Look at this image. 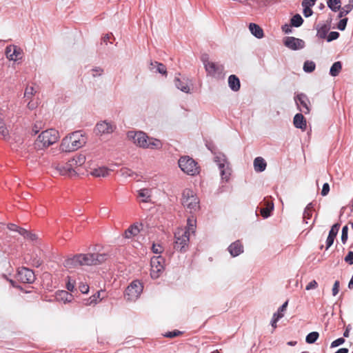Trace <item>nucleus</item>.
<instances>
[{
  "label": "nucleus",
  "mask_w": 353,
  "mask_h": 353,
  "mask_svg": "<svg viewBox=\"0 0 353 353\" xmlns=\"http://www.w3.org/2000/svg\"><path fill=\"white\" fill-rule=\"evenodd\" d=\"M34 93L35 91L33 87H27L25 90L24 97L29 99L34 94Z\"/></svg>",
  "instance_id": "nucleus-45"
},
{
  "label": "nucleus",
  "mask_w": 353,
  "mask_h": 353,
  "mask_svg": "<svg viewBox=\"0 0 353 353\" xmlns=\"http://www.w3.org/2000/svg\"><path fill=\"white\" fill-rule=\"evenodd\" d=\"M120 174L121 176H122L124 178H132L136 179L138 176L137 173L133 172L132 170L128 168H123L120 170Z\"/></svg>",
  "instance_id": "nucleus-36"
},
{
  "label": "nucleus",
  "mask_w": 353,
  "mask_h": 353,
  "mask_svg": "<svg viewBox=\"0 0 353 353\" xmlns=\"http://www.w3.org/2000/svg\"><path fill=\"white\" fill-rule=\"evenodd\" d=\"M100 298V292L90 296L88 299L85 300V305H90L92 304H96L98 302V299Z\"/></svg>",
  "instance_id": "nucleus-43"
},
{
  "label": "nucleus",
  "mask_w": 353,
  "mask_h": 353,
  "mask_svg": "<svg viewBox=\"0 0 353 353\" xmlns=\"http://www.w3.org/2000/svg\"><path fill=\"white\" fill-rule=\"evenodd\" d=\"M303 19L299 14L294 15L291 19V24L294 27H299L303 24Z\"/></svg>",
  "instance_id": "nucleus-40"
},
{
  "label": "nucleus",
  "mask_w": 353,
  "mask_h": 353,
  "mask_svg": "<svg viewBox=\"0 0 353 353\" xmlns=\"http://www.w3.org/2000/svg\"><path fill=\"white\" fill-rule=\"evenodd\" d=\"M319 336V334L317 332H310L307 335L305 341L309 344L314 343L318 339Z\"/></svg>",
  "instance_id": "nucleus-41"
},
{
  "label": "nucleus",
  "mask_w": 353,
  "mask_h": 353,
  "mask_svg": "<svg viewBox=\"0 0 353 353\" xmlns=\"http://www.w3.org/2000/svg\"><path fill=\"white\" fill-rule=\"evenodd\" d=\"M339 37V33L338 32H331L327 37V41L330 42L335 39H337Z\"/></svg>",
  "instance_id": "nucleus-47"
},
{
  "label": "nucleus",
  "mask_w": 353,
  "mask_h": 353,
  "mask_svg": "<svg viewBox=\"0 0 353 353\" xmlns=\"http://www.w3.org/2000/svg\"><path fill=\"white\" fill-rule=\"evenodd\" d=\"M284 44L288 48L293 50H296L303 48L305 42L302 39L293 37H288L285 39Z\"/></svg>",
  "instance_id": "nucleus-16"
},
{
  "label": "nucleus",
  "mask_w": 353,
  "mask_h": 353,
  "mask_svg": "<svg viewBox=\"0 0 353 353\" xmlns=\"http://www.w3.org/2000/svg\"><path fill=\"white\" fill-rule=\"evenodd\" d=\"M344 342H345V339L343 338H339V339H336L335 341H334L331 343V347H335L339 346V345H342L343 343H344Z\"/></svg>",
  "instance_id": "nucleus-53"
},
{
  "label": "nucleus",
  "mask_w": 353,
  "mask_h": 353,
  "mask_svg": "<svg viewBox=\"0 0 353 353\" xmlns=\"http://www.w3.org/2000/svg\"><path fill=\"white\" fill-rule=\"evenodd\" d=\"M267 163L261 157L255 158L254 160V168L257 172H261L266 168Z\"/></svg>",
  "instance_id": "nucleus-22"
},
{
  "label": "nucleus",
  "mask_w": 353,
  "mask_h": 353,
  "mask_svg": "<svg viewBox=\"0 0 353 353\" xmlns=\"http://www.w3.org/2000/svg\"><path fill=\"white\" fill-rule=\"evenodd\" d=\"M75 287V282L72 281L70 277H68V281L66 283V288L68 291L72 292Z\"/></svg>",
  "instance_id": "nucleus-48"
},
{
  "label": "nucleus",
  "mask_w": 353,
  "mask_h": 353,
  "mask_svg": "<svg viewBox=\"0 0 353 353\" xmlns=\"http://www.w3.org/2000/svg\"><path fill=\"white\" fill-rule=\"evenodd\" d=\"M86 143V138L81 131H76L64 137L60 144V150L71 152L83 147Z\"/></svg>",
  "instance_id": "nucleus-1"
},
{
  "label": "nucleus",
  "mask_w": 353,
  "mask_h": 353,
  "mask_svg": "<svg viewBox=\"0 0 353 353\" xmlns=\"http://www.w3.org/2000/svg\"><path fill=\"white\" fill-rule=\"evenodd\" d=\"M8 134V130L4 125V123H0V134L3 137H6Z\"/></svg>",
  "instance_id": "nucleus-57"
},
{
  "label": "nucleus",
  "mask_w": 353,
  "mask_h": 353,
  "mask_svg": "<svg viewBox=\"0 0 353 353\" xmlns=\"http://www.w3.org/2000/svg\"><path fill=\"white\" fill-rule=\"evenodd\" d=\"M175 86L183 92H190V88L186 81L181 80L179 77H175L174 79Z\"/></svg>",
  "instance_id": "nucleus-30"
},
{
  "label": "nucleus",
  "mask_w": 353,
  "mask_h": 353,
  "mask_svg": "<svg viewBox=\"0 0 353 353\" xmlns=\"http://www.w3.org/2000/svg\"><path fill=\"white\" fill-rule=\"evenodd\" d=\"M228 251L232 256H236L243 252V248L241 243L236 241L229 246Z\"/></svg>",
  "instance_id": "nucleus-19"
},
{
  "label": "nucleus",
  "mask_w": 353,
  "mask_h": 353,
  "mask_svg": "<svg viewBox=\"0 0 353 353\" xmlns=\"http://www.w3.org/2000/svg\"><path fill=\"white\" fill-rule=\"evenodd\" d=\"M152 251L154 253L160 254L162 252L163 249L160 245L153 244L152 245Z\"/></svg>",
  "instance_id": "nucleus-61"
},
{
  "label": "nucleus",
  "mask_w": 353,
  "mask_h": 353,
  "mask_svg": "<svg viewBox=\"0 0 353 353\" xmlns=\"http://www.w3.org/2000/svg\"><path fill=\"white\" fill-rule=\"evenodd\" d=\"M347 232H348V227H347V225H345L342 228V233H341V241L343 244H345L347 240V238H348Z\"/></svg>",
  "instance_id": "nucleus-46"
},
{
  "label": "nucleus",
  "mask_w": 353,
  "mask_h": 353,
  "mask_svg": "<svg viewBox=\"0 0 353 353\" xmlns=\"http://www.w3.org/2000/svg\"><path fill=\"white\" fill-rule=\"evenodd\" d=\"M162 148V143L160 140L148 137V142L145 148L149 149H160Z\"/></svg>",
  "instance_id": "nucleus-29"
},
{
  "label": "nucleus",
  "mask_w": 353,
  "mask_h": 353,
  "mask_svg": "<svg viewBox=\"0 0 353 353\" xmlns=\"http://www.w3.org/2000/svg\"><path fill=\"white\" fill-rule=\"evenodd\" d=\"M318 287V283L315 280L310 281L305 287L306 290H311L316 289Z\"/></svg>",
  "instance_id": "nucleus-49"
},
{
  "label": "nucleus",
  "mask_w": 353,
  "mask_h": 353,
  "mask_svg": "<svg viewBox=\"0 0 353 353\" xmlns=\"http://www.w3.org/2000/svg\"><path fill=\"white\" fill-rule=\"evenodd\" d=\"M340 226H341V225L338 223L334 224L332 226V228L329 232L328 236L326 239V250H327L332 245V244L334 241V239L336 238V236L339 232V230L340 229Z\"/></svg>",
  "instance_id": "nucleus-18"
},
{
  "label": "nucleus",
  "mask_w": 353,
  "mask_h": 353,
  "mask_svg": "<svg viewBox=\"0 0 353 353\" xmlns=\"http://www.w3.org/2000/svg\"><path fill=\"white\" fill-rule=\"evenodd\" d=\"M294 100L298 106V108L301 112H303L304 114H308L310 112V103L305 94L303 93L299 94L294 97Z\"/></svg>",
  "instance_id": "nucleus-15"
},
{
  "label": "nucleus",
  "mask_w": 353,
  "mask_h": 353,
  "mask_svg": "<svg viewBox=\"0 0 353 353\" xmlns=\"http://www.w3.org/2000/svg\"><path fill=\"white\" fill-rule=\"evenodd\" d=\"M63 264L64 266L68 268H74L82 265L79 254H77L72 258L67 259L65 260Z\"/></svg>",
  "instance_id": "nucleus-21"
},
{
  "label": "nucleus",
  "mask_w": 353,
  "mask_h": 353,
  "mask_svg": "<svg viewBox=\"0 0 353 353\" xmlns=\"http://www.w3.org/2000/svg\"><path fill=\"white\" fill-rule=\"evenodd\" d=\"M79 290L83 294H86L89 292V286L87 284L81 283L79 285Z\"/></svg>",
  "instance_id": "nucleus-60"
},
{
  "label": "nucleus",
  "mask_w": 353,
  "mask_h": 353,
  "mask_svg": "<svg viewBox=\"0 0 353 353\" xmlns=\"http://www.w3.org/2000/svg\"><path fill=\"white\" fill-rule=\"evenodd\" d=\"M201 60L208 75L214 78L222 77L224 67L221 64L210 61L206 54L202 56Z\"/></svg>",
  "instance_id": "nucleus-5"
},
{
  "label": "nucleus",
  "mask_w": 353,
  "mask_h": 353,
  "mask_svg": "<svg viewBox=\"0 0 353 353\" xmlns=\"http://www.w3.org/2000/svg\"><path fill=\"white\" fill-rule=\"evenodd\" d=\"M180 334H181V332L176 330V331H173V332H168L165 333L164 334V336L165 337H168V338H173V337L179 336Z\"/></svg>",
  "instance_id": "nucleus-59"
},
{
  "label": "nucleus",
  "mask_w": 353,
  "mask_h": 353,
  "mask_svg": "<svg viewBox=\"0 0 353 353\" xmlns=\"http://www.w3.org/2000/svg\"><path fill=\"white\" fill-rule=\"evenodd\" d=\"M82 265H97L105 262L108 256L105 254L88 253L79 254Z\"/></svg>",
  "instance_id": "nucleus-6"
},
{
  "label": "nucleus",
  "mask_w": 353,
  "mask_h": 353,
  "mask_svg": "<svg viewBox=\"0 0 353 353\" xmlns=\"http://www.w3.org/2000/svg\"><path fill=\"white\" fill-rule=\"evenodd\" d=\"M330 191V185L327 183H325L323 185V188L321 190V195L322 196H326Z\"/></svg>",
  "instance_id": "nucleus-58"
},
{
  "label": "nucleus",
  "mask_w": 353,
  "mask_h": 353,
  "mask_svg": "<svg viewBox=\"0 0 353 353\" xmlns=\"http://www.w3.org/2000/svg\"><path fill=\"white\" fill-rule=\"evenodd\" d=\"M316 1L317 0H303L301 5L303 7H312L314 6Z\"/></svg>",
  "instance_id": "nucleus-54"
},
{
  "label": "nucleus",
  "mask_w": 353,
  "mask_h": 353,
  "mask_svg": "<svg viewBox=\"0 0 353 353\" xmlns=\"http://www.w3.org/2000/svg\"><path fill=\"white\" fill-rule=\"evenodd\" d=\"M115 129L116 125L112 122L106 121L98 123L95 127L96 133L100 135L111 134Z\"/></svg>",
  "instance_id": "nucleus-14"
},
{
  "label": "nucleus",
  "mask_w": 353,
  "mask_h": 353,
  "mask_svg": "<svg viewBox=\"0 0 353 353\" xmlns=\"http://www.w3.org/2000/svg\"><path fill=\"white\" fill-rule=\"evenodd\" d=\"M339 285L340 283L339 281H336L334 283L333 288H332V295L336 296L339 291Z\"/></svg>",
  "instance_id": "nucleus-55"
},
{
  "label": "nucleus",
  "mask_w": 353,
  "mask_h": 353,
  "mask_svg": "<svg viewBox=\"0 0 353 353\" xmlns=\"http://www.w3.org/2000/svg\"><path fill=\"white\" fill-rule=\"evenodd\" d=\"M249 29L251 33L258 39H261L263 37V31L262 28L256 23H250Z\"/></svg>",
  "instance_id": "nucleus-27"
},
{
  "label": "nucleus",
  "mask_w": 353,
  "mask_h": 353,
  "mask_svg": "<svg viewBox=\"0 0 353 353\" xmlns=\"http://www.w3.org/2000/svg\"><path fill=\"white\" fill-rule=\"evenodd\" d=\"M288 304V301H285L279 308L277 312L283 313L286 310L287 306Z\"/></svg>",
  "instance_id": "nucleus-62"
},
{
  "label": "nucleus",
  "mask_w": 353,
  "mask_h": 353,
  "mask_svg": "<svg viewBox=\"0 0 353 353\" xmlns=\"http://www.w3.org/2000/svg\"><path fill=\"white\" fill-rule=\"evenodd\" d=\"M190 219H188V228H179L174 233V248L179 252H185L188 248L190 232H194V225Z\"/></svg>",
  "instance_id": "nucleus-2"
},
{
  "label": "nucleus",
  "mask_w": 353,
  "mask_h": 353,
  "mask_svg": "<svg viewBox=\"0 0 353 353\" xmlns=\"http://www.w3.org/2000/svg\"><path fill=\"white\" fill-rule=\"evenodd\" d=\"M141 224H134L131 225L127 230L125 232V238L130 239L134 236L137 235L140 232Z\"/></svg>",
  "instance_id": "nucleus-26"
},
{
  "label": "nucleus",
  "mask_w": 353,
  "mask_h": 353,
  "mask_svg": "<svg viewBox=\"0 0 353 353\" xmlns=\"http://www.w3.org/2000/svg\"><path fill=\"white\" fill-rule=\"evenodd\" d=\"M284 314L283 313L276 312L273 314L272 319L279 321L280 319H281Z\"/></svg>",
  "instance_id": "nucleus-63"
},
{
  "label": "nucleus",
  "mask_w": 353,
  "mask_h": 353,
  "mask_svg": "<svg viewBox=\"0 0 353 353\" xmlns=\"http://www.w3.org/2000/svg\"><path fill=\"white\" fill-rule=\"evenodd\" d=\"M293 123L296 128H299L303 130H305L306 129V120L303 115L301 113H297L296 114H295L293 119Z\"/></svg>",
  "instance_id": "nucleus-20"
},
{
  "label": "nucleus",
  "mask_w": 353,
  "mask_h": 353,
  "mask_svg": "<svg viewBox=\"0 0 353 353\" xmlns=\"http://www.w3.org/2000/svg\"><path fill=\"white\" fill-rule=\"evenodd\" d=\"M353 9V0H349V2L347 5L344 6L341 9L340 12L339 13V18H342L343 17L347 14L352 10Z\"/></svg>",
  "instance_id": "nucleus-35"
},
{
  "label": "nucleus",
  "mask_w": 353,
  "mask_h": 353,
  "mask_svg": "<svg viewBox=\"0 0 353 353\" xmlns=\"http://www.w3.org/2000/svg\"><path fill=\"white\" fill-rule=\"evenodd\" d=\"M347 22V18L341 19L339 21V23H338V26H337L338 28L340 30H344L345 27H346Z\"/></svg>",
  "instance_id": "nucleus-50"
},
{
  "label": "nucleus",
  "mask_w": 353,
  "mask_h": 353,
  "mask_svg": "<svg viewBox=\"0 0 353 353\" xmlns=\"http://www.w3.org/2000/svg\"><path fill=\"white\" fill-rule=\"evenodd\" d=\"M54 168L62 176L72 177L77 176V172L70 159L65 163H56Z\"/></svg>",
  "instance_id": "nucleus-10"
},
{
  "label": "nucleus",
  "mask_w": 353,
  "mask_h": 353,
  "mask_svg": "<svg viewBox=\"0 0 353 353\" xmlns=\"http://www.w3.org/2000/svg\"><path fill=\"white\" fill-rule=\"evenodd\" d=\"M313 207V204L312 203H310L305 208L303 219L305 223H308L307 220L310 219V218L312 217Z\"/></svg>",
  "instance_id": "nucleus-34"
},
{
  "label": "nucleus",
  "mask_w": 353,
  "mask_h": 353,
  "mask_svg": "<svg viewBox=\"0 0 353 353\" xmlns=\"http://www.w3.org/2000/svg\"><path fill=\"white\" fill-rule=\"evenodd\" d=\"M345 261L350 264V265H352L353 264V252L352 251H350L347 256L345 257L344 259Z\"/></svg>",
  "instance_id": "nucleus-51"
},
{
  "label": "nucleus",
  "mask_w": 353,
  "mask_h": 353,
  "mask_svg": "<svg viewBox=\"0 0 353 353\" xmlns=\"http://www.w3.org/2000/svg\"><path fill=\"white\" fill-rule=\"evenodd\" d=\"M154 68H156V71L155 72H157L161 73L162 74H167L166 68L162 63H158V62H154V63L152 62L150 63V70H153Z\"/></svg>",
  "instance_id": "nucleus-32"
},
{
  "label": "nucleus",
  "mask_w": 353,
  "mask_h": 353,
  "mask_svg": "<svg viewBox=\"0 0 353 353\" xmlns=\"http://www.w3.org/2000/svg\"><path fill=\"white\" fill-rule=\"evenodd\" d=\"M143 288V285L139 281H134L126 288L125 296L128 301H134L139 297Z\"/></svg>",
  "instance_id": "nucleus-8"
},
{
  "label": "nucleus",
  "mask_w": 353,
  "mask_h": 353,
  "mask_svg": "<svg viewBox=\"0 0 353 353\" xmlns=\"http://www.w3.org/2000/svg\"><path fill=\"white\" fill-rule=\"evenodd\" d=\"M214 161L219 166L222 179L228 181L229 179V176L230 175V169L229 168V163L227 161L225 155L220 154L216 156L214 158Z\"/></svg>",
  "instance_id": "nucleus-12"
},
{
  "label": "nucleus",
  "mask_w": 353,
  "mask_h": 353,
  "mask_svg": "<svg viewBox=\"0 0 353 353\" xmlns=\"http://www.w3.org/2000/svg\"><path fill=\"white\" fill-rule=\"evenodd\" d=\"M178 163L181 170L189 175L194 176L199 172L196 162L189 157H181Z\"/></svg>",
  "instance_id": "nucleus-7"
},
{
  "label": "nucleus",
  "mask_w": 353,
  "mask_h": 353,
  "mask_svg": "<svg viewBox=\"0 0 353 353\" xmlns=\"http://www.w3.org/2000/svg\"><path fill=\"white\" fill-rule=\"evenodd\" d=\"M20 234L23 236L24 238L30 239L32 241L35 240L37 239V236L34 234H32L26 229L20 230Z\"/></svg>",
  "instance_id": "nucleus-44"
},
{
  "label": "nucleus",
  "mask_w": 353,
  "mask_h": 353,
  "mask_svg": "<svg viewBox=\"0 0 353 353\" xmlns=\"http://www.w3.org/2000/svg\"><path fill=\"white\" fill-rule=\"evenodd\" d=\"M8 228L11 231H16L20 234V230H23V228L18 227L15 224L10 223L8 225Z\"/></svg>",
  "instance_id": "nucleus-56"
},
{
  "label": "nucleus",
  "mask_w": 353,
  "mask_h": 353,
  "mask_svg": "<svg viewBox=\"0 0 353 353\" xmlns=\"http://www.w3.org/2000/svg\"><path fill=\"white\" fill-rule=\"evenodd\" d=\"M17 279L23 283H32L35 280V276L32 270L21 268L18 270Z\"/></svg>",
  "instance_id": "nucleus-13"
},
{
  "label": "nucleus",
  "mask_w": 353,
  "mask_h": 353,
  "mask_svg": "<svg viewBox=\"0 0 353 353\" xmlns=\"http://www.w3.org/2000/svg\"><path fill=\"white\" fill-rule=\"evenodd\" d=\"M110 170L105 167H99L91 171L90 174L95 177H105L109 175Z\"/></svg>",
  "instance_id": "nucleus-25"
},
{
  "label": "nucleus",
  "mask_w": 353,
  "mask_h": 353,
  "mask_svg": "<svg viewBox=\"0 0 353 353\" xmlns=\"http://www.w3.org/2000/svg\"><path fill=\"white\" fill-rule=\"evenodd\" d=\"M303 13L305 17H309L312 15L313 11L311 9V7L306 6V7H303Z\"/></svg>",
  "instance_id": "nucleus-52"
},
{
  "label": "nucleus",
  "mask_w": 353,
  "mask_h": 353,
  "mask_svg": "<svg viewBox=\"0 0 353 353\" xmlns=\"http://www.w3.org/2000/svg\"><path fill=\"white\" fill-rule=\"evenodd\" d=\"M330 27L327 24H319L316 26V36L320 39L327 38V32H329Z\"/></svg>",
  "instance_id": "nucleus-23"
},
{
  "label": "nucleus",
  "mask_w": 353,
  "mask_h": 353,
  "mask_svg": "<svg viewBox=\"0 0 353 353\" xmlns=\"http://www.w3.org/2000/svg\"><path fill=\"white\" fill-rule=\"evenodd\" d=\"M327 6L334 12L339 10L341 8V0H328Z\"/></svg>",
  "instance_id": "nucleus-38"
},
{
  "label": "nucleus",
  "mask_w": 353,
  "mask_h": 353,
  "mask_svg": "<svg viewBox=\"0 0 353 353\" xmlns=\"http://www.w3.org/2000/svg\"><path fill=\"white\" fill-rule=\"evenodd\" d=\"M138 196L141 202L148 203L150 201L151 190L148 188H143L138 190Z\"/></svg>",
  "instance_id": "nucleus-28"
},
{
  "label": "nucleus",
  "mask_w": 353,
  "mask_h": 353,
  "mask_svg": "<svg viewBox=\"0 0 353 353\" xmlns=\"http://www.w3.org/2000/svg\"><path fill=\"white\" fill-rule=\"evenodd\" d=\"M59 139V133L54 129L43 131L37 138L34 145L37 150H43L53 145Z\"/></svg>",
  "instance_id": "nucleus-3"
},
{
  "label": "nucleus",
  "mask_w": 353,
  "mask_h": 353,
  "mask_svg": "<svg viewBox=\"0 0 353 353\" xmlns=\"http://www.w3.org/2000/svg\"><path fill=\"white\" fill-rule=\"evenodd\" d=\"M316 65L312 61H306L303 64V70L305 72H312L315 70Z\"/></svg>",
  "instance_id": "nucleus-42"
},
{
  "label": "nucleus",
  "mask_w": 353,
  "mask_h": 353,
  "mask_svg": "<svg viewBox=\"0 0 353 353\" xmlns=\"http://www.w3.org/2000/svg\"><path fill=\"white\" fill-rule=\"evenodd\" d=\"M274 209V203L272 202H267L266 207L261 209V214L263 218H268L270 216L271 212Z\"/></svg>",
  "instance_id": "nucleus-33"
},
{
  "label": "nucleus",
  "mask_w": 353,
  "mask_h": 353,
  "mask_svg": "<svg viewBox=\"0 0 353 353\" xmlns=\"http://www.w3.org/2000/svg\"><path fill=\"white\" fill-rule=\"evenodd\" d=\"M57 297L58 299L62 300L64 303H66L71 301L72 296L67 291L62 290L57 294Z\"/></svg>",
  "instance_id": "nucleus-39"
},
{
  "label": "nucleus",
  "mask_w": 353,
  "mask_h": 353,
  "mask_svg": "<svg viewBox=\"0 0 353 353\" xmlns=\"http://www.w3.org/2000/svg\"><path fill=\"white\" fill-rule=\"evenodd\" d=\"M228 85L230 89L234 92H236L240 89V81L234 74H232L229 77Z\"/></svg>",
  "instance_id": "nucleus-24"
},
{
  "label": "nucleus",
  "mask_w": 353,
  "mask_h": 353,
  "mask_svg": "<svg viewBox=\"0 0 353 353\" xmlns=\"http://www.w3.org/2000/svg\"><path fill=\"white\" fill-rule=\"evenodd\" d=\"M70 160L72 163H73L74 168L77 169L78 167L81 166L85 163L86 158L84 154H80L75 156Z\"/></svg>",
  "instance_id": "nucleus-31"
},
{
  "label": "nucleus",
  "mask_w": 353,
  "mask_h": 353,
  "mask_svg": "<svg viewBox=\"0 0 353 353\" xmlns=\"http://www.w3.org/2000/svg\"><path fill=\"white\" fill-rule=\"evenodd\" d=\"M257 3L260 5V6H266L269 4L270 3V0H258L257 1Z\"/></svg>",
  "instance_id": "nucleus-64"
},
{
  "label": "nucleus",
  "mask_w": 353,
  "mask_h": 353,
  "mask_svg": "<svg viewBox=\"0 0 353 353\" xmlns=\"http://www.w3.org/2000/svg\"><path fill=\"white\" fill-rule=\"evenodd\" d=\"M6 54L10 60L17 61L21 58V50L17 46L10 45L6 47Z\"/></svg>",
  "instance_id": "nucleus-17"
},
{
  "label": "nucleus",
  "mask_w": 353,
  "mask_h": 353,
  "mask_svg": "<svg viewBox=\"0 0 353 353\" xmlns=\"http://www.w3.org/2000/svg\"><path fill=\"white\" fill-rule=\"evenodd\" d=\"M150 265L152 278H159L164 269V259L161 256H153L151 259Z\"/></svg>",
  "instance_id": "nucleus-11"
},
{
  "label": "nucleus",
  "mask_w": 353,
  "mask_h": 353,
  "mask_svg": "<svg viewBox=\"0 0 353 353\" xmlns=\"http://www.w3.org/2000/svg\"><path fill=\"white\" fill-rule=\"evenodd\" d=\"M181 203L183 207L189 210L190 213L199 209V200L196 194L190 190L185 189L182 193Z\"/></svg>",
  "instance_id": "nucleus-4"
},
{
  "label": "nucleus",
  "mask_w": 353,
  "mask_h": 353,
  "mask_svg": "<svg viewBox=\"0 0 353 353\" xmlns=\"http://www.w3.org/2000/svg\"><path fill=\"white\" fill-rule=\"evenodd\" d=\"M342 69V65L340 61H336L333 63L332 65L330 70V74L332 77H336L339 75V72H341Z\"/></svg>",
  "instance_id": "nucleus-37"
},
{
  "label": "nucleus",
  "mask_w": 353,
  "mask_h": 353,
  "mask_svg": "<svg viewBox=\"0 0 353 353\" xmlns=\"http://www.w3.org/2000/svg\"><path fill=\"white\" fill-rule=\"evenodd\" d=\"M129 140L132 141L137 146L145 148L148 142V135L141 131H130L127 134Z\"/></svg>",
  "instance_id": "nucleus-9"
}]
</instances>
